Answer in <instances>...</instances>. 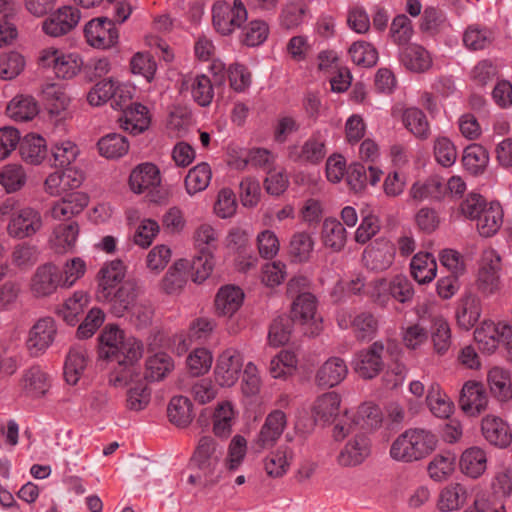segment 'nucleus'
Listing matches in <instances>:
<instances>
[{"label":"nucleus","instance_id":"cd10ccee","mask_svg":"<svg viewBox=\"0 0 512 512\" xmlns=\"http://www.w3.org/2000/svg\"><path fill=\"white\" fill-rule=\"evenodd\" d=\"M188 260H177L161 280V290L168 295L179 294L187 283Z\"/></svg>","mask_w":512,"mask_h":512},{"label":"nucleus","instance_id":"2eb2a0df","mask_svg":"<svg viewBox=\"0 0 512 512\" xmlns=\"http://www.w3.org/2000/svg\"><path fill=\"white\" fill-rule=\"evenodd\" d=\"M370 453V438L365 434H357L346 443L336 460L342 467H355L363 463Z\"/></svg>","mask_w":512,"mask_h":512},{"label":"nucleus","instance_id":"72a5a7b5","mask_svg":"<svg viewBox=\"0 0 512 512\" xmlns=\"http://www.w3.org/2000/svg\"><path fill=\"white\" fill-rule=\"evenodd\" d=\"M341 397L332 391L319 396L313 406V414L316 421L324 424L332 423L339 415Z\"/></svg>","mask_w":512,"mask_h":512},{"label":"nucleus","instance_id":"c9c22d12","mask_svg":"<svg viewBox=\"0 0 512 512\" xmlns=\"http://www.w3.org/2000/svg\"><path fill=\"white\" fill-rule=\"evenodd\" d=\"M22 159L30 164H40L46 156V141L38 134H27L19 142Z\"/></svg>","mask_w":512,"mask_h":512},{"label":"nucleus","instance_id":"dca6fc26","mask_svg":"<svg viewBox=\"0 0 512 512\" xmlns=\"http://www.w3.org/2000/svg\"><path fill=\"white\" fill-rule=\"evenodd\" d=\"M40 60L43 66L52 67L55 75L62 79L74 77L83 64L78 55L59 54L57 50L47 52Z\"/></svg>","mask_w":512,"mask_h":512},{"label":"nucleus","instance_id":"a878e982","mask_svg":"<svg viewBox=\"0 0 512 512\" xmlns=\"http://www.w3.org/2000/svg\"><path fill=\"white\" fill-rule=\"evenodd\" d=\"M160 182L159 169L152 163H143L138 165L133 169L129 177L131 189L138 194L158 186Z\"/></svg>","mask_w":512,"mask_h":512},{"label":"nucleus","instance_id":"393cba45","mask_svg":"<svg viewBox=\"0 0 512 512\" xmlns=\"http://www.w3.org/2000/svg\"><path fill=\"white\" fill-rule=\"evenodd\" d=\"M382 170L370 165L366 168L359 162L352 163L347 169L346 180L348 185L355 192L362 191L369 182L376 185L380 181Z\"/></svg>","mask_w":512,"mask_h":512},{"label":"nucleus","instance_id":"a211bd4d","mask_svg":"<svg viewBox=\"0 0 512 512\" xmlns=\"http://www.w3.org/2000/svg\"><path fill=\"white\" fill-rule=\"evenodd\" d=\"M399 58L404 67L414 73H424L433 64L430 53L419 44H407L402 47Z\"/></svg>","mask_w":512,"mask_h":512},{"label":"nucleus","instance_id":"6e6552de","mask_svg":"<svg viewBox=\"0 0 512 512\" xmlns=\"http://www.w3.org/2000/svg\"><path fill=\"white\" fill-rule=\"evenodd\" d=\"M84 34L91 46L101 49L110 48L119 38L114 22L107 17L90 20L85 25Z\"/></svg>","mask_w":512,"mask_h":512},{"label":"nucleus","instance_id":"5701e85b","mask_svg":"<svg viewBox=\"0 0 512 512\" xmlns=\"http://www.w3.org/2000/svg\"><path fill=\"white\" fill-rule=\"evenodd\" d=\"M482 313L480 298L473 293H466L459 301L456 310V319L458 325L470 330L478 322Z\"/></svg>","mask_w":512,"mask_h":512},{"label":"nucleus","instance_id":"bb28decb","mask_svg":"<svg viewBox=\"0 0 512 512\" xmlns=\"http://www.w3.org/2000/svg\"><path fill=\"white\" fill-rule=\"evenodd\" d=\"M244 293L234 285H225L219 289L215 297V308L218 315L231 317L242 305Z\"/></svg>","mask_w":512,"mask_h":512},{"label":"nucleus","instance_id":"3c124183","mask_svg":"<svg viewBox=\"0 0 512 512\" xmlns=\"http://www.w3.org/2000/svg\"><path fill=\"white\" fill-rule=\"evenodd\" d=\"M431 338L435 351L443 355L451 346V329L448 321L441 317H434L431 326Z\"/></svg>","mask_w":512,"mask_h":512},{"label":"nucleus","instance_id":"e2e57ef3","mask_svg":"<svg viewBox=\"0 0 512 512\" xmlns=\"http://www.w3.org/2000/svg\"><path fill=\"white\" fill-rule=\"evenodd\" d=\"M26 175L20 165H6L0 173V183L8 193L15 192L24 186Z\"/></svg>","mask_w":512,"mask_h":512},{"label":"nucleus","instance_id":"680f3d73","mask_svg":"<svg viewBox=\"0 0 512 512\" xmlns=\"http://www.w3.org/2000/svg\"><path fill=\"white\" fill-rule=\"evenodd\" d=\"M289 449L287 447H279L275 452H272L266 457L264 461V468L266 473L271 477H281L286 472L290 465L288 459Z\"/></svg>","mask_w":512,"mask_h":512},{"label":"nucleus","instance_id":"1a4fd4ad","mask_svg":"<svg viewBox=\"0 0 512 512\" xmlns=\"http://www.w3.org/2000/svg\"><path fill=\"white\" fill-rule=\"evenodd\" d=\"M243 366L240 352L227 348L218 357L214 369L215 381L222 387L233 386L239 378Z\"/></svg>","mask_w":512,"mask_h":512},{"label":"nucleus","instance_id":"20e7f679","mask_svg":"<svg viewBox=\"0 0 512 512\" xmlns=\"http://www.w3.org/2000/svg\"><path fill=\"white\" fill-rule=\"evenodd\" d=\"M501 257L493 249L483 252L476 280L477 289L486 296L500 288Z\"/></svg>","mask_w":512,"mask_h":512},{"label":"nucleus","instance_id":"a18cd8bd","mask_svg":"<svg viewBox=\"0 0 512 512\" xmlns=\"http://www.w3.org/2000/svg\"><path fill=\"white\" fill-rule=\"evenodd\" d=\"M214 267V260L208 248H201L199 254L195 255L192 261H188V270L191 271L192 280L202 283L211 274Z\"/></svg>","mask_w":512,"mask_h":512},{"label":"nucleus","instance_id":"f257e3e1","mask_svg":"<svg viewBox=\"0 0 512 512\" xmlns=\"http://www.w3.org/2000/svg\"><path fill=\"white\" fill-rule=\"evenodd\" d=\"M99 357L115 362L109 374V384L127 385L138 375V363L143 356V344L135 337H125L117 326L106 327L98 337Z\"/></svg>","mask_w":512,"mask_h":512},{"label":"nucleus","instance_id":"69168bd1","mask_svg":"<svg viewBox=\"0 0 512 512\" xmlns=\"http://www.w3.org/2000/svg\"><path fill=\"white\" fill-rule=\"evenodd\" d=\"M427 403L430 411L438 418L450 417L454 409V404L448 396L439 390L436 391L434 387L428 392Z\"/></svg>","mask_w":512,"mask_h":512},{"label":"nucleus","instance_id":"052dcab7","mask_svg":"<svg viewBox=\"0 0 512 512\" xmlns=\"http://www.w3.org/2000/svg\"><path fill=\"white\" fill-rule=\"evenodd\" d=\"M493 40V32L486 28L470 26L463 35V42L470 50H482L489 46Z\"/></svg>","mask_w":512,"mask_h":512},{"label":"nucleus","instance_id":"7ed1b4c3","mask_svg":"<svg viewBox=\"0 0 512 512\" xmlns=\"http://www.w3.org/2000/svg\"><path fill=\"white\" fill-rule=\"evenodd\" d=\"M248 13L241 0H234L230 5L227 2H216L212 7V22L218 33L223 36L230 35L247 21Z\"/></svg>","mask_w":512,"mask_h":512},{"label":"nucleus","instance_id":"0eeeda50","mask_svg":"<svg viewBox=\"0 0 512 512\" xmlns=\"http://www.w3.org/2000/svg\"><path fill=\"white\" fill-rule=\"evenodd\" d=\"M81 14L78 8L63 6L50 12L42 22V31L50 37H61L72 31L79 23Z\"/></svg>","mask_w":512,"mask_h":512},{"label":"nucleus","instance_id":"774afa93","mask_svg":"<svg viewBox=\"0 0 512 512\" xmlns=\"http://www.w3.org/2000/svg\"><path fill=\"white\" fill-rule=\"evenodd\" d=\"M445 23L443 12L435 7H426L420 19L421 32L430 36L438 34Z\"/></svg>","mask_w":512,"mask_h":512},{"label":"nucleus","instance_id":"e433bc0d","mask_svg":"<svg viewBox=\"0 0 512 512\" xmlns=\"http://www.w3.org/2000/svg\"><path fill=\"white\" fill-rule=\"evenodd\" d=\"M404 127L419 140H426L430 137V124L422 110L410 107L402 114Z\"/></svg>","mask_w":512,"mask_h":512},{"label":"nucleus","instance_id":"473e14b6","mask_svg":"<svg viewBox=\"0 0 512 512\" xmlns=\"http://www.w3.org/2000/svg\"><path fill=\"white\" fill-rule=\"evenodd\" d=\"M411 275L419 284L431 282L436 277L437 263L429 252L415 254L410 262Z\"/></svg>","mask_w":512,"mask_h":512},{"label":"nucleus","instance_id":"49530a36","mask_svg":"<svg viewBox=\"0 0 512 512\" xmlns=\"http://www.w3.org/2000/svg\"><path fill=\"white\" fill-rule=\"evenodd\" d=\"M488 383L491 393L500 401L512 397L510 375L507 371L494 367L488 373Z\"/></svg>","mask_w":512,"mask_h":512},{"label":"nucleus","instance_id":"5fc2aeb1","mask_svg":"<svg viewBox=\"0 0 512 512\" xmlns=\"http://www.w3.org/2000/svg\"><path fill=\"white\" fill-rule=\"evenodd\" d=\"M140 375V371L138 370V375L134 376L133 380L135 381V385L130 387L127 392V408L133 411H140L144 409L148 403L150 402V390L148 389L145 381L138 379Z\"/></svg>","mask_w":512,"mask_h":512},{"label":"nucleus","instance_id":"9b49d317","mask_svg":"<svg viewBox=\"0 0 512 512\" xmlns=\"http://www.w3.org/2000/svg\"><path fill=\"white\" fill-rule=\"evenodd\" d=\"M63 285L62 274L53 263H45L37 267L31 277L30 289L36 297H46L53 294Z\"/></svg>","mask_w":512,"mask_h":512},{"label":"nucleus","instance_id":"09e8293b","mask_svg":"<svg viewBox=\"0 0 512 512\" xmlns=\"http://www.w3.org/2000/svg\"><path fill=\"white\" fill-rule=\"evenodd\" d=\"M234 410L229 402L218 404L213 414V432L216 436L227 438L232 432Z\"/></svg>","mask_w":512,"mask_h":512},{"label":"nucleus","instance_id":"864d4df0","mask_svg":"<svg viewBox=\"0 0 512 512\" xmlns=\"http://www.w3.org/2000/svg\"><path fill=\"white\" fill-rule=\"evenodd\" d=\"M353 421L364 429H375L381 426L383 414L381 408L369 401L359 406Z\"/></svg>","mask_w":512,"mask_h":512},{"label":"nucleus","instance_id":"8fccbe9b","mask_svg":"<svg viewBox=\"0 0 512 512\" xmlns=\"http://www.w3.org/2000/svg\"><path fill=\"white\" fill-rule=\"evenodd\" d=\"M317 301L313 294L302 293L293 301L291 317L304 324L315 317Z\"/></svg>","mask_w":512,"mask_h":512},{"label":"nucleus","instance_id":"f704fd0d","mask_svg":"<svg viewBox=\"0 0 512 512\" xmlns=\"http://www.w3.org/2000/svg\"><path fill=\"white\" fill-rule=\"evenodd\" d=\"M503 223V210L498 202H491L476 219L477 230L483 237H491Z\"/></svg>","mask_w":512,"mask_h":512},{"label":"nucleus","instance_id":"ea45409f","mask_svg":"<svg viewBox=\"0 0 512 512\" xmlns=\"http://www.w3.org/2000/svg\"><path fill=\"white\" fill-rule=\"evenodd\" d=\"M7 114L15 121L24 122L38 114V105L32 96H16L7 106Z\"/></svg>","mask_w":512,"mask_h":512},{"label":"nucleus","instance_id":"423d86ee","mask_svg":"<svg viewBox=\"0 0 512 512\" xmlns=\"http://www.w3.org/2000/svg\"><path fill=\"white\" fill-rule=\"evenodd\" d=\"M287 425L286 414L281 410L270 412L252 442V449L256 453L272 448Z\"/></svg>","mask_w":512,"mask_h":512},{"label":"nucleus","instance_id":"c85d7f7f","mask_svg":"<svg viewBox=\"0 0 512 512\" xmlns=\"http://www.w3.org/2000/svg\"><path fill=\"white\" fill-rule=\"evenodd\" d=\"M120 127L133 135H138L148 129L150 118L148 109L140 103H134L129 109H125L123 116L119 118Z\"/></svg>","mask_w":512,"mask_h":512},{"label":"nucleus","instance_id":"ddd939ff","mask_svg":"<svg viewBox=\"0 0 512 512\" xmlns=\"http://www.w3.org/2000/svg\"><path fill=\"white\" fill-rule=\"evenodd\" d=\"M57 328L51 317L39 319L30 329L27 339V348L31 355L38 356L43 353L54 341Z\"/></svg>","mask_w":512,"mask_h":512},{"label":"nucleus","instance_id":"338daca9","mask_svg":"<svg viewBox=\"0 0 512 512\" xmlns=\"http://www.w3.org/2000/svg\"><path fill=\"white\" fill-rule=\"evenodd\" d=\"M413 35V26L411 20L405 14L397 15L390 27V36L399 46H405L409 43Z\"/></svg>","mask_w":512,"mask_h":512},{"label":"nucleus","instance_id":"6e6d98bb","mask_svg":"<svg viewBox=\"0 0 512 512\" xmlns=\"http://www.w3.org/2000/svg\"><path fill=\"white\" fill-rule=\"evenodd\" d=\"M294 322L295 320L287 315H281L274 319L268 333L269 343L273 346L286 344L290 339Z\"/></svg>","mask_w":512,"mask_h":512},{"label":"nucleus","instance_id":"f03ea898","mask_svg":"<svg viewBox=\"0 0 512 512\" xmlns=\"http://www.w3.org/2000/svg\"><path fill=\"white\" fill-rule=\"evenodd\" d=\"M438 438L424 428H409L401 433L390 447L392 459L412 463L429 456L437 447Z\"/></svg>","mask_w":512,"mask_h":512},{"label":"nucleus","instance_id":"c756f323","mask_svg":"<svg viewBox=\"0 0 512 512\" xmlns=\"http://www.w3.org/2000/svg\"><path fill=\"white\" fill-rule=\"evenodd\" d=\"M89 198L83 192H72L66 194L52 207L51 213L55 219L70 218L79 214L88 205Z\"/></svg>","mask_w":512,"mask_h":512},{"label":"nucleus","instance_id":"412c9836","mask_svg":"<svg viewBox=\"0 0 512 512\" xmlns=\"http://www.w3.org/2000/svg\"><path fill=\"white\" fill-rule=\"evenodd\" d=\"M348 368L345 361L339 357H330L316 373L318 386L332 388L340 384L347 376Z\"/></svg>","mask_w":512,"mask_h":512},{"label":"nucleus","instance_id":"2f4dec72","mask_svg":"<svg viewBox=\"0 0 512 512\" xmlns=\"http://www.w3.org/2000/svg\"><path fill=\"white\" fill-rule=\"evenodd\" d=\"M88 356L82 346L72 347L64 363V378L70 385H76L87 367Z\"/></svg>","mask_w":512,"mask_h":512},{"label":"nucleus","instance_id":"f3484780","mask_svg":"<svg viewBox=\"0 0 512 512\" xmlns=\"http://www.w3.org/2000/svg\"><path fill=\"white\" fill-rule=\"evenodd\" d=\"M481 431L486 441L495 447L506 448L512 441L508 423L495 415H487L482 419Z\"/></svg>","mask_w":512,"mask_h":512},{"label":"nucleus","instance_id":"aec40b11","mask_svg":"<svg viewBox=\"0 0 512 512\" xmlns=\"http://www.w3.org/2000/svg\"><path fill=\"white\" fill-rule=\"evenodd\" d=\"M384 344L376 341L365 352L359 354V360L356 363L355 371L364 379H372L382 369V353Z\"/></svg>","mask_w":512,"mask_h":512},{"label":"nucleus","instance_id":"13d9d810","mask_svg":"<svg viewBox=\"0 0 512 512\" xmlns=\"http://www.w3.org/2000/svg\"><path fill=\"white\" fill-rule=\"evenodd\" d=\"M314 241L306 232L295 233L289 244V253L297 262H305L313 251Z\"/></svg>","mask_w":512,"mask_h":512},{"label":"nucleus","instance_id":"4c0bfd02","mask_svg":"<svg viewBox=\"0 0 512 512\" xmlns=\"http://www.w3.org/2000/svg\"><path fill=\"white\" fill-rule=\"evenodd\" d=\"M487 467L486 453L479 447H471L465 450L460 459L462 472L471 478L481 476Z\"/></svg>","mask_w":512,"mask_h":512},{"label":"nucleus","instance_id":"58836bf2","mask_svg":"<svg viewBox=\"0 0 512 512\" xmlns=\"http://www.w3.org/2000/svg\"><path fill=\"white\" fill-rule=\"evenodd\" d=\"M322 239L326 247L339 252L346 244V229L337 219H326L322 226Z\"/></svg>","mask_w":512,"mask_h":512},{"label":"nucleus","instance_id":"9d476101","mask_svg":"<svg viewBox=\"0 0 512 512\" xmlns=\"http://www.w3.org/2000/svg\"><path fill=\"white\" fill-rule=\"evenodd\" d=\"M139 294V287L134 280H126L118 287L109 291L107 298H97L100 302L109 304L111 313L117 317H122L129 311L134 304Z\"/></svg>","mask_w":512,"mask_h":512},{"label":"nucleus","instance_id":"37998d69","mask_svg":"<svg viewBox=\"0 0 512 512\" xmlns=\"http://www.w3.org/2000/svg\"><path fill=\"white\" fill-rule=\"evenodd\" d=\"M167 414L171 423L186 427L193 419L192 402L185 396H175L169 402Z\"/></svg>","mask_w":512,"mask_h":512},{"label":"nucleus","instance_id":"603ef678","mask_svg":"<svg viewBox=\"0 0 512 512\" xmlns=\"http://www.w3.org/2000/svg\"><path fill=\"white\" fill-rule=\"evenodd\" d=\"M172 358L165 353H158L146 361L144 379L147 381L162 380L173 369Z\"/></svg>","mask_w":512,"mask_h":512},{"label":"nucleus","instance_id":"bf43d9fd","mask_svg":"<svg viewBox=\"0 0 512 512\" xmlns=\"http://www.w3.org/2000/svg\"><path fill=\"white\" fill-rule=\"evenodd\" d=\"M497 333L494 322L484 321L480 327L475 329L474 338L482 351L492 353L498 347Z\"/></svg>","mask_w":512,"mask_h":512},{"label":"nucleus","instance_id":"c03bdc74","mask_svg":"<svg viewBox=\"0 0 512 512\" xmlns=\"http://www.w3.org/2000/svg\"><path fill=\"white\" fill-rule=\"evenodd\" d=\"M463 165L473 175L482 174L488 163L489 153L479 144H471L464 149Z\"/></svg>","mask_w":512,"mask_h":512},{"label":"nucleus","instance_id":"a19ab883","mask_svg":"<svg viewBox=\"0 0 512 512\" xmlns=\"http://www.w3.org/2000/svg\"><path fill=\"white\" fill-rule=\"evenodd\" d=\"M468 490L460 483L446 486L439 495L438 507L441 511L458 510L467 501Z\"/></svg>","mask_w":512,"mask_h":512},{"label":"nucleus","instance_id":"0e129e2a","mask_svg":"<svg viewBox=\"0 0 512 512\" xmlns=\"http://www.w3.org/2000/svg\"><path fill=\"white\" fill-rule=\"evenodd\" d=\"M38 254L36 246L23 242L13 248L11 261L19 269H27L38 261Z\"/></svg>","mask_w":512,"mask_h":512},{"label":"nucleus","instance_id":"4468645a","mask_svg":"<svg viewBox=\"0 0 512 512\" xmlns=\"http://www.w3.org/2000/svg\"><path fill=\"white\" fill-rule=\"evenodd\" d=\"M488 404V397L484 385L476 381L466 382L461 390L459 406L469 416L482 413Z\"/></svg>","mask_w":512,"mask_h":512},{"label":"nucleus","instance_id":"4d7b16f0","mask_svg":"<svg viewBox=\"0 0 512 512\" xmlns=\"http://www.w3.org/2000/svg\"><path fill=\"white\" fill-rule=\"evenodd\" d=\"M43 94L50 114L60 115L67 109L70 103L69 96L65 93L63 88L56 84L48 85L44 89Z\"/></svg>","mask_w":512,"mask_h":512},{"label":"nucleus","instance_id":"de8ad7c7","mask_svg":"<svg viewBox=\"0 0 512 512\" xmlns=\"http://www.w3.org/2000/svg\"><path fill=\"white\" fill-rule=\"evenodd\" d=\"M211 168L203 162L189 170L185 177V187L188 194L193 195L205 190L211 180Z\"/></svg>","mask_w":512,"mask_h":512},{"label":"nucleus","instance_id":"4be33fe9","mask_svg":"<svg viewBox=\"0 0 512 512\" xmlns=\"http://www.w3.org/2000/svg\"><path fill=\"white\" fill-rule=\"evenodd\" d=\"M182 89L190 90L193 100L201 107H208L213 101L212 79L205 74L185 78L182 81Z\"/></svg>","mask_w":512,"mask_h":512},{"label":"nucleus","instance_id":"79ce46f5","mask_svg":"<svg viewBox=\"0 0 512 512\" xmlns=\"http://www.w3.org/2000/svg\"><path fill=\"white\" fill-rule=\"evenodd\" d=\"M98 150L100 155L108 159H117L129 150V142L125 136L119 133H109L99 139Z\"/></svg>","mask_w":512,"mask_h":512},{"label":"nucleus","instance_id":"6ab92c4d","mask_svg":"<svg viewBox=\"0 0 512 512\" xmlns=\"http://www.w3.org/2000/svg\"><path fill=\"white\" fill-rule=\"evenodd\" d=\"M125 266L121 260H113L104 265L98 273L97 298H107L109 291L121 284L125 277Z\"/></svg>","mask_w":512,"mask_h":512},{"label":"nucleus","instance_id":"f8f14e48","mask_svg":"<svg viewBox=\"0 0 512 512\" xmlns=\"http://www.w3.org/2000/svg\"><path fill=\"white\" fill-rule=\"evenodd\" d=\"M222 456V450L210 436H203L191 458V465L201 470L204 475H211L215 471Z\"/></svg>","mask_w":512,"mask_h":512},{"label":"nucleus","instance_id":"7c9ffc66","mask_svg":"<svg viewBox=\"0 0 512 512\" xmlns=\"http://www.w3.org/2000/svg\"><path fill=\"white\" fill-rule=\"evenodd\" d=\"M20 385L27 395L41 397L50 387L49 377L40 366L35 365L24 371Z\"/></svg>","mask_w":512,"mask_h":512},{"label":"nucleus","instance_id":"b1692460","mask_svg":"<svg viewBox=\"0 0 512 512\" xmlns=\"http://www.w3.org/2000/svg\"><path fill=\"white\" fill-rule=\"evenodd\" d=\"M446 194L445 179L434 175L425 181L415 182L410 189V196L413 200H434L440 201Z\"/></svg>","mask_w":512,"mask_h":512},{"label":"nucleus","instance_id":"39448f33","mask_svg":"<svg viewBox=\"0 0 512 512\" xmlns=\"http://www.w3.org/2000/svg\"><path fill=\"white\" fill-rule=\"evenodd\" d=\"M43 226L41 213L31 207L20 208L12 214L7 224V233L14 239L34 236Z\"/></svg>","mask_w":512,"mask_h":512}]
</instances>
